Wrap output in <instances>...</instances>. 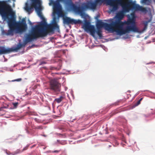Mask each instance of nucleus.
<instances>
[{
    "label": "nucleus",
    "instance_id": "nucleus-1",
    "mask_svg": "<svg viewBox=\"0 0 155 155\" xmlns=\"http://www.w3.org/2000/svg\"><path fill=\"white\" fill-rule=\"evenodd\" d=\"M4 2L8 9L5 11L6 16L2 17L5 19H8V24L9 29L7 31L4 30L2 31V34L12 36L14 35V31L15 29L17 33L25 31L27 28L25 19L23 18L21 22H15V18H14V13L11 6L8 3L7 1H4Z\"/></svg>",
    "mask_w": 155,
    "mask_h": 155
},
{
    "label": "nucleus",
    "instance_id": "nucleus-2",
    "mask_svg": "<svg viewBox=\"0 0 155 155\" xmlns=\"http://www.w3.org/2000/svg\"><path fill=\"white\" fill-rule=\"evenodd\" d=\"M107 4L112 7L111 10L112 12H114L117 10L118 5H120L123 10L126 12H128L131 8H133L136 11H140L144 12L147 11L146 8L136 4L132 1H127L125 3V0H117L116 1L112 0H107Z\"/></svg>",
    "mask_w": 155,
    "mask_h": 155
},
{
    "label": "nucleus",
    "instance_id": "nucleus-3",
    "mask_svg": "<svg viewBox=\"0 0 155 155\" xmlns=\"http://www.w3.org/2000/svg\"><path fill=\"white\" fill-rule=\"evenodd\" d=\"M46 25L45 22H42L32 28L31 32L32 35L36 39L40 37H43L47 36L50 32H53L54 30H59V27L55 20L53 24L48 25L46 29H45Z\"/></svg>",
    "mask_w": 155,
    "mask_h": 155
},
{
    "label": "nucleus",
    "instance_id": "nucleus-4",
    "mask_svg": "<svg viewBox=\"0 0 155 155\" xmlns=\"http://www.w3.org/2000/svg\"><path fill=\"white\" fill-rule=\"evenodd\" d=\"M119 28L115 32L118 35H123L130 31L138 32V29L137 26L134 18H129L127 21L119 22L116 24Z\"/></svg>",
    "mask_w": 155,
    "mask_h": 155
},
{
    "label": "nucleus",
    "instance_id": "nucleus-5",
    "mask_svg": "<svg viewBox=\"0 0 155 155\" xmlns=\"http://www.w3.org/2000/svg\"><path fill=\"white\" fill-rule=\"evenodd\" d=\"M61 1H63L64 0H61ZM66 5L68 10L73 11L77 13L80 14L81 15L83 14L84 9L83 7L77 6L73 3L71 0L67 2L66 3Z\"/></svg>",
    "mask_w": 155,
    "mask_h": 155
},
{
    "label": "nucleus",
    "instance_id": "nucleus-6",
    "mask_svg": "<svg viewBox=\"0 0 155 155\" xmlns=\"http://www.w3.org/2000/svg\"><path fill=\"white\" fill-rule=\"evenodd\" d=\"M26 45V43L22 44L19 43L17 46L14 48H6L3 46L0 47V55L9 53L14 51H17L20 49L21 48L24 47Z\"/></svg>",
    "mask_w": 155,
    "mask_h": 155
},
{
    "label": "nucleus",
    "instance_id": "nucleus-7",
    "mask_svg": "<svg viewBox=\"0 0 155 155\" xmlns=\"http://www.w3.org/2000/svg\"><path fill=\"white\" fill-rule=\"evenodd\" d=\"M96 26L97 29H101V28L104 27L106 30L110 32L115 31L111 22L110 24H108L106 23H104L101 21H99L97 22Z\"/></svg>",
    "mask_w": 155,
    "mask_h": 155
},
{
    "label": "nucleus",
    "instance_id": "nucleus-8",
    "mask_svg": "<svg viewBox=\"0 0 155 155\" xmlns=\"http://www.w3.org/2000/svg\"><path fill=\"white\" fill-rule=\"evenodd\" d=\"M30 1L31 2V6H29L28 4L26 3L25 8L28 14H30L32 12L33 7H36L37 5L40 6L41 5L40 0H30Z\"/></svg>",
    "mask_w": 155,
    "mask_h": 155
},
{
    "label": "nucleus",
    "instance_id": "nucleus-9",
    "mask_svg": "<svg viewBox=\"0 0 155 155\" xmlns=\"http://www.w3.org/2000/svg\"><path fill=\"white\" fill-rule=\"evenodd\" d=\"M83 28L85 31H89L93 37H95V30L94 27L93 25H90V23L89 21L87 20L85 21Z\"/></svg>",
    "mask_w": 155,
    "mask_h": 155
},
{
    "label": "nucleus",
    "instance_id": "nucleus-10",
    "mask_svg": "<svg viewBox=\"0 0 155 155\" xmlns=\"http://www.w3.org/2000/svg\"><path fill=\"white\" fill-rule=\"evenodd\" d=\"M61 84L56 80H52L50 82V87L51 90L55 92H59L60 91Z\"/></svg>",
    "mask_w": 155,
    "mask_h": 155
},
{
    "label": "nucleus",
    "instance_id": "nucleus-11",
    "mask_svg": "<svg viewBox=\"0 0 155 155\" xmlns=\"http://www.w3.org/2000/svg\"><path fill=\"white\" fill-rule=\"evenodd\" d=\"M124 16L122 13H119L117 15V18L118 19L114 21H112L111 22L112 25L114 29L115 32H116L117 29L119 28L118 26L117 25L116 23L119 21L120 22H123L121 21V20L123 18Z\"/></svg>",
    "mask_w": 155,
    "mask_h": 155
},
{
    "label": "nucleus",
    "instance_id": "nucleus-12",
    "mask_svg": "<svg viewBox=\"0 0 155 155\" xmlns=\"http://www.w3.org/2000/svg\"><path fill=\"white\" fill-rule=\"evenodd\" d=\"M64 23L66 24H80L81 23V21L80 20H76L74 19H72L70 17H66L63 18Z\"/></svg>",
    "mask_w": 155,
    "mask_h": 155
},
{
    "label": "nucleus",
    "instance_id": "nucleus-13",
    "mask_svg": "<svg viewBox=\"0 0 155 155\" xmlns=\"http://www.w3.org/2000/svg\"><path fill=\"white\" fill-rule=\"evenodd\" d=\"M8 8L6 6L4 0L0 1V14L2 16H6L5 11L8 10Z\"/></svg>",
    "mask_w": 155,
    "mask_h": 155
},
{
    "label": "nucleus",
    "instance_id": "nucleus-14",
    "mask_svg": "<svg viewBox=\"0 0 155 155\" xmlns=\"http://www.w3.org/2000/svg\"><path fill=\"white\" fill-rule=\"evenodd\" d=\"M35 9L37 11V14L38 15V16L43 21V22H45L46 23V22L42 14V13L41 12V5L40 6H38V5L36 6V7H34Z\"/></svg>",
    "mask_w": 155,
    "mask_h": 155
},
{
    "label": "nucleus",
    "instance_id": "nucleus-15",
    "mask_svg": "<svg viewBox=\"0 0 155 155\" xmlns=\"http://www.w3.org/2000/svg\"><path fill=\"white\" fill-rule=\"evenodd\" d=\"M54 12H58L61 9V7L58 2H54L53 3Z\"/></svg>",
    "mask_w": 155,
    "mask_h": 155
},
{
    "label": "nucleus",
    "instance_id": "nucleus-16",
    "mask_svg": "<svg viewBox=\"0 0 155 155\" xmlns=\"http://www.w3.org/2000/svg\"><path fill=\"white\" fill-rule=\"evenodd\" d=\"M97 5L96 2H90L85 5V7L87 8H90L92 9H95Z\"/></svg>",
    "mask_w": 155,
    "mask_h": 155
},
{
    "label": "nucleus",
    "instance_id": "nucleus-17",
    "mask_svg": "<svg viewBox=\"0 0 155 155\" xmlns=\"http://www.w3.org/2000/svg\"><path fill=\"white\" fill-rule=\"evenodd\" d=\"M36 39L32 35V33L31 32L30 34L28 35L25 38V42L26 44L29 42L31 41L32 40Z\"/></svg>",
    "mask_w": 155,
    "mask_h": 155
},
{
    "label": "nucleus",
    "instance_id": "nucleus-18",
    "mask_svg": "<svg viewBox=\"0 0 155 155\" xmlns=\"http://www.w3.org/2000/svg\"><path fill=\"white\" fill-rule=\"evenodd\" d=\"M64 97L63 96H60L59 98H55L54 101V102L59 103L64 100Z\"/></svg>",
    "mask_w": 155,
    "mask_h": 155
},
{
    "label": "nucleus",
    "instance_id": "nucleus-19",
    "mask_svg": "<svg viewBox=\"0 0 155 155\" xmlns=\"http://www.w3.org/2000/svg\"><path fill=\"white\" fill-rule=\"evenodd\" d=\"M97 34L99 36L100 39L102 38L103 37L102 34V31L100 29H97V31H96Z\"/></svg>",
    "mask_w": 155,
    "mask_h": 155
},
{
    "label": "nucleus",
    "instance_id": "nucleus-20",
    "mask_svg": "<svg viewBox=\"0 0 155 155\" xmlns=\"http://www.w3.org/2000/svg\"><path fill=\"white\" fill-rule=\"evenodd\" d=\"M150 21V20H149L148 21H143V24L144 25V27L143 28V30H146L147 27L148 23Z\"/></svg>",
    "mask_w": 155,
    "mask_h": 155
},
{
    "label": "nucleus",
    "instance_id": "nucleus-21",
    "mask_svg": "<svg viewBox=\"0 0 155 155\" xmlns=\"http://www.w3.org/2000/svg\"><path fill=\"white\" fill-rule=\"evenodd\" d=\"M151 0H142L141 2L147 5H149L151 3Z\"/></svg>",
    "mask_w": 155,
    "mask_h": 155
},
{
    "label": "nucleus",
    "instance_id": "nucleus-22",
    "mask_svg": "<svg viewBox=\"0 0 155 155\" xmlns=\"http://www.w3.org/2000/svg\"><path fill=\"white\" fill-rule=\"evenodd\" d=\"M61 66H60L59 67H50V69L52 70H56L57 71L61 69Z\"/></svg>",
    "mask_w": 155,
    "mask_h": 155
},
{
    "label": "nucleus",
    "instance_id": "nucleus-23",
    "mask_svg": "<svg viewBox=\"0 0 155 155\" xmlns=\"http://www.w3.org/2000/svg\"><path fill=\"white\" fill-rule=\"evenodd\" d=\"M57 141L58 143L61 144H64V143H65V142L64 141L61 140H57Z\"/></svg>",
    "mask_w": 155,
    "mask_h": 155
},
{
    "label": "nucleus",
    "instance_id": "nucleus-24",
    "mask_svg": "<svg viewBox=\"0 0 155 155\" xmlns=\"http://www.w3.org/2000/svg\"><path fill=\"white\" fill-rule=\"evenodd\" d=\"M147 75H148V77L149 78H151L153 76V74L152 73L150 72L148 73Z\"/></svg>",
    "mask_w": 155,
    "mask_h": 155
},
{
    "label": "nucleus",
    "instance_id": "nucleus-25",
    "mask_svg": "<svg viewBox=\"0 0 155 155\" xmlns=\"http://www.w3.org/2000/svg\"><path fill=\"white\" fill-rule=\"evenodd\" d=\"M21 78H18L17 79H16L12 81H20L21 80Z\"/></svg>",
    "mask_w": 155,
    "mask_h": 155
},
{
    "label": "nucleus",
    "instance_id": "nucleus-26",
    "mask_svg": "<svg viewBox=\"0 0 155 155\" xmlns=\"http://www.w3.org/2000/svg\"><path fill=\"white\" fill-rule=\"evenodd\" d=\"M13 105L15 107H16L18 106V103L16 102L15 103H14L13 104Z\"/></svg>",
    "mask_w": 155,
    "mask_h": 155
},
{
    "label": "nucleus",
    "instance_id": "nucleus-27",
    "mask_svg": "<svg viewBox=\"0 0 155 155\" xmlns=\"http://www.w3.org/2000/svg\"><path fill=\"white\" fill-rule=\"evenodd\" d=\"M36 128L38 129H42V127L41 126H38L36 127Z\"/></svg>",
    "mask_w": 155,
    "mask_h": 155
},
{
    "label": "nucleus",
    "instance_id": "nucleus-28",
    "mask_svg": "<svg viewBox=\"0 0 155 155\" xmlns=\"http://www.w3.org/2000/svg\"><path fill=\"white\" fill-rule=\"evenodd\" d=\"M140 101H138L137 103L135 105L137 106L139 105L140 104Z\"/></svg>",
    "mask_w": 155,
    "mask_h": 155
},
{
    "label": "nucleus",
    "instance_id": "nucleus-29",
    "mask_svg": "<svg viewBox=\"0 0 155 155\" xmlns=\"http://www.w3.org/2000/svg\"><path fill=\"white\" fill-rule=\"evenodd\" d=\"M101 1H102V2H103V1H102V0H97L96 2H99Z\"/></svg>",
    "mask_w": 155,
    "mask_h": 155
},
{
    "label": "nucleus",
    "instance_id": "nucleus-30",
    "mask_svg": "<svg viewBox=\"0 0 155 155\" xmlns=\"http://www.w3.org/2000/svg\"><path fill=\"white\" fill-rule=\"evenodd\" d=\"M53 152L54 153H58L59 152V151L58 150H55Z\"/></svg>",
    "mask_w": 155,
    "mask_h": 155
},
{
    "label": "nucleus",
    "instance_id": "nucleus-31",
    "mask_svg": "<svg viewBox=\"0 0 155 155\" xmlns=\"http://www.w3.org/2000/svg\"><path fill=\"white\" fill-rule=\"evenodd\" d=\"M142 99L143 98H141L140 99V100L139 101H140H140L142 100Z\"/></svg>",
    "mask_w": 155,
    "mask_h": 155
},
{
    "label": "nucleus",
    "instance_id": "nucleus-32",
    "mask_svg": "<svg viewBox=\"0 0 155 155\" xmlns=\"http://www.w3.org/2000/svg\"><path fill=\"white\" fill-rule=\"evenodd\" d=\"M29 23H30V25H32V23H31L30 21H29Z\"/></svg>",
    "mask_w": 155,
    "mask_h": 155
},
{
    "label": "nucleus",
    "instance_id": "nucleus-33",
    "mask_svg": "<svg viewBox=\"0 0 155 155\" xmlns=\"http://www.w3.org/2000/svg\"><path fill=\"white\" fill-rule=\"evenodd\" d=\"M2 107H1L0 109V110H2Z\"/></svg>",
    "mask_w": 155,
    "mask_h": 155
},
{
    "label": "nucleus",
    "instance_id": "nucleus-34",
    "mask_svg": "<svg viewBox=\"0 0 155 155\" xmlns=\"http://www.w3.org/2000/svg\"><path fill=\"white\" fill-rule=\"evenodd\" d=\"M26 149L24 148L23 150H26Z\"/></svg>",
    "mask_w": 155,
    "mask_h": 155
},
{
    "label": "nucleus",
    "instance_id": "nucleus-35",
    "mask_svg": "<svg viewBox=\"0 0 155 155\" xmlns=\"http://www.w3.org/2000/svg\"><path fill=\"white\" fill-rule=\"evenodd\" d=\"M55 20V18H54V20Z\"/></svg>",
    "mask_w": 155,
    "mask_h": 155
},
{
    "label": "nucleus",
    "instance_id": "nucleus-36",
    "mask_svg": "<svg viewBox=\"0 0 155 155\" xmlns=\"http://www.w3.org/2000/svg\"><path fill=\"white\" fill-rule=\"evenodd\" d=\"M42 136H45V135H42Z\"/></svg>",
    "mask_w": 155,
    "mask_h": 155
}]
</instances>
